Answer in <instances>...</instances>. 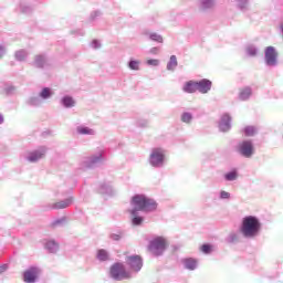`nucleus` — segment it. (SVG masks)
Returning a JSON list of instances; mask_svg holds the SVG:
<instances>
[{"label": "nucleus", "mask_w": 283, "mask_h": 283, "mask_svg": "<svg viewBox=\"0 0 283 283\" xmlns=\"http://www.w3.org/2000/svg\"><path fill=\"white\" fill-rule=\"evenodd\" d=\"M133 209L130 212V221L135 227L143 226L145 218L140 216L142 212H154L158 208L157 201L155 199H150L145 195H135L132 198Z\"/></svg>", "instance_id": "nucleus-1"}, {"label": "nucleus", "mask_w": 283, "mask_h": 283, "mask_svg": "<svg viewBox=\"0 0 283 283\" xmlns=\"http://www.w3.org/2000/svg\"><path fill=\"white\" fill-rule=\"evenodd\" d=\"M240 231L243 238H258L262 231L261 220L252 214L243 217Z\"/></svg>", "instance_id": "nucleus-2"}, {"label": "nucleus", "mask_w": 283, "mask_h": 283, "mask_svg": "<svg viewBox=\"0 0 283 283\" xmlns=\"http://www.w3.org/2000/svg\"><path fill=\"white\" fill-rule=\"evenodd\" d=\"M148 164L153 168H164L166 164V150L164 148H153L148 157Z\"/></svg>", "instance_id": "nucleus-3"}, {"label": "nucleus", "mask_w": 283, "mask_h": 283, "mask_svg": "<svg viewBox=\"0 0 283 283\" xmlns=\"http://www.w3.org/2000/svg\"><path fill=\"white\" fill-rule=\"evenodd\" d=\"M43 270L38 264H31L28 269L22 271V281L25 283H36L39 282Z\"/></svg>", "instance_id": "nucleus-4"}, {"label": "nucleus", "mask_w": 283, "mask_h": 283, "mask_svg": "<svg viewBox=\"0 0 283 283\" xmlns=\"http://www.w3.org/2000/svg\"><path fill=\"white\" fill-rule=\"evenodd\" d=\"M234 150L238 155H241V157H245L247 159H251L255 153L252 139H243L242 142H239L234 146Z\"/></svg>", "instance_id": "nucleus-5"}, {"label": "nucleus", "mask_w": 283, "mask_h": 283, "mask_svg": "<svg viewBox=\"0 0 283 283\" xmlns=\"http://www.w3.org/2000/svg\"><path fill=\"white\" fill-rule=\"evenodd\" d=\"M103 161H105V153L102 150L95 155H92L91 157H85V159H82L80 168H82V170L96 168L97 166H101Z\"/></svg>", "instance_id": "nucleus-6"}, {"label": "nucleus", "mask_w": 283, "mask_h": 283, "mask_svg": "<svg viewBox=\"0 0 283 283\" xmlns=\"http://www.w3.org/2000/svg\"><path fill=\"white\" fill-rule=\"evenodd\" d=\"M167 249V241L164 237H156L151 239L148 243V250L154 253V255H163L164 251Z\"/></svg>", "instance_id": "nucleus-7"}, {"label": "nucleus", "mask_w": 283, "mask_h": 283, "mask_svg": "<svg viewBox=\"0 0 283 283\" xmlns=\"http://www.w3.org/2000/svg\"><path fill=\"white\" fill-rule=\"evenodd\" d=\"M111 276L114 280H127L128 277H130V273H128V271H126L125 265L123 264V262H115L114 264H112L111 266Z\"/></svg>", "instance_id": "nucleus-8"}, {"label": "nucleus", "mask_w": 283, "mask_h": 283, "mask_svg": "<svg viewBox=\"0 0 283 283\" xmlns=\"http://www.w3.org/2000/svg\"><path fill=\"white\" fill-rule=\"evenodd\" d=\"M46 146H40V148H35V150H30L25 155L27 161H30V164H36L41 159H43L46 155Z\"/></svg>", "instance_id": "nucleus-9"}, {"label": "nucleus", "mask_w": 283, "mask_h": 283, "mask_svg": "<svg viewBox=\"0 0 283 283\" xmlns=\"http://www.w3.org/2000/svg\"><path fill=\"white\" fill-rule=\"evenodd\" d=\"M265 65L268 67H276L279 63V54L276 52V48H273L270 45L269 48H265Z\"/></svg>", "instance_id": "nucleus-10"}, {"label": "nucleus", "mask_w": 283, "mask_h": 283, "mask_svg": "<svg viewBox=\"0 0 283 283\" xmlns=\"http://www.w3.org/2000/svg\"><path fill=\"white\" fill-rule=\"evenodd\" d=\"M232 128V117L230 113H223L219 119V130L228 133Z\"/></svg>", "instance_id": "nucleus-11"}, {"label": "nucleus", "mask_w": 283, "mask_h": 283, "mask_svg": "<svg viewBox=\"0 0 283 283\" xmlns=\"http://www.w3.org/2000/svg\"><path fill=\"white\" fill-rule=\"evenodd\" d=\"M126 262L133 271H140L143 269V258L142 255L134 254V255H128L126 258Z\"/></svg>", "instance_id": "nucleus-12"}, {"label": "nucleus", "mask_w": 283, "mask_h": 283, "mask_svg": "<svg viewBox=\"0 0 283 283\" xmlns=\"http://www.w3.org/2000/svg\"><path fill=\"white\" fill-rule=\"evenodd\" d=\"M213 86L212 80L209 77H201V80H197V91L199 93H209Z\"/></svg>", "instance_id": "nucleus-13"}, {"label": "nucleus", "mask_w": 283, "mask_h": 283, "mask_svg": "<svg viewBox=\"0 0 283 283\" xmlns=\"http://www.w3.org/2000/svg\"><path fill=\"white\" fill-rule=\"evenodd\" d=\"M49 65L50 63L46 54H38L33 60V66L38 70H45Z\"/></svg>", "instance_id": "nucleus-14"}, {"label": "nucleus", "mask_w": 283, "mask_h": 283, "mask_svg": "<svg viewBox=\"0 0 283 283\" xmlns=\"http://www.w3.org/2000/svg\"><path fill=\"white\" fill-rule=\"evenodd\" d=\"M74 203V197H69L67 199H63L62 201H57L56 203H52L50 206L51 210H65V208H70Z\"/></svg>", "instance_id": "nucleus-15"}, {"label": "nucleus", "mask_w": 283, "mask_h": 283, "mask_svg": "<svg viewBox=\"0 0 283 283\" xmlns=\"http://www.w3.org/2000/svg\"><path fill=\"white\" fill-rule=\"evenodd\" d=\"M97 192H99V195H104L105 197H113L115 195L112 184L107 182L99 184L97 187Z\"/></svg>", "instance_id": "nucleus-16"}, {"label": "nucleus", "mask_w": 283, "mask_h": 283, "mask_svg": "<svg viewBox=\"0 0 283 283\" xmlns=\"http://www.w3.org/2000/svg\"><path fill=\"white\" fill-rule=\"evenodd\" d=\"M181 264L189 271H195L198 268V260L196 258H181Z\"/></svg>", "instance_id": "nucleus-17"}, {"label": "nucleus", "mask_w": 283, "mask_h": 283, "mask_svg": "<svg viewBox=\"0 0 283 283\" xmlns=\"http://www.w3.org/2000/svg\"><path fill=\"white\" fill-rule=\"evenodd\" d=\"M54 95V88L52 86H43L40 91L41 105L45 99H50Z\"/></svg>", "instance_id": "nucleus-18"}, {"label": "nucleus", "mask_w": 283, "mask_h": 283, "mask_svg": "<svg viewBox=\"0 0 283 283\" xmlns=\"http://www.w3.org/2000/svg\"><path fill=\"white\" fill-rule=\"evenodd\" d=\"M60 104L64 106V108H73L75 106L76 102L73 97V95H63L60 99Z\"/></svg>", "instance_id": "nucleus-19"}, {"label": "nucleus", "mask_w": 283, "mask_h": 283, "mask_svg": "<svg viewBox=\"0 0 283 283\" xmlns=\"http://www.w3.org/2000/svg\"><path fill=\"white\" fill-rule=\"evenodd\" d=\"M186 93H196L198 91V80H188L182 86Z\"/></svg>", "instance_id": "nucleus-20"}, {"label": "nucleus", "mask_w": 283, "mask_h": 283, "mask_svg": "<svg viewBox=\"0 0 283 283\" xmlns=\"http://www.w3.org/2000/svg\"><path fill=\"white\" fill-rule=\"evenodd\" d=\"M19 8L20 12H22L23 14H32L34 10V6H32V3L27 0H21Z\"/></svg>", "instance_id": "nucleus-21"}, {"label": "nucleus", "mask_w": 283, "mask_h": 283, "mask_svg": "<svg viewBox=\"0 0 283 283\" xmlns=\"http://www.w3.org/2000/svg\"><path fill=\"white\" fill-rule=\"evenodd\" d=\"M143 34L144 36H148L150 41H155L156 43H164V36L157 32H149V30H144Z\"/></svg>", "instance_id": "nucleus-22"}, {"label": "nucleus", "mask_w": 283, "mask_h": 283, "mask_svg": "<svg viewBox=\"0 0 283 283\" xmlns=\"http://www.w3.org/2000/svg\"><path fill=\"white\" fill-rule=\"evenodd\" d=\"M253 91L251 86H243V88H240L239 91V99L241 101H247L250 99Z\"/></svg>", "instance_id": "nucleus-23"}, {"label": "nucleus", "mask_w": 283, "mask_h": 283, "mask_svg": "<svg viewBox=\"0 0 283 283\" xmlns=\"http://www.w3.org/2000/svg\"><path fill=\"white\" fill-rule=\"evenodd\" d=\"M27 104H29V106H42L41 91L38 95H30L27 99Z\"/></svg>", "instance_id": "nucleus-24"}, {"label": "nucleus", "mask_w": 283, "mask_h": 283, "mask_svg": "<svg viewBox=\"0 0 283 283\" xmlns=\"http://www.w3.org/2000/svg\"><path fill=\"white\" fill-rule=\"evenodd\" d=\"M76 133L78 135H96V130L94 128H91L90 126L80 125L76 126Z\"/></svg>", "instance_id": "nucleus-25"}, {"label": "nucleus", "mask_w": 283, "mask_h": 283, "mask_svg": "<svg viewBox=\"0 0 283 283\" xmlns=\"http://www.w3.org/2000/svg\"><path fill=\"white\" fill-rule=\"evenodd\" d=\"M213 8H216V0L200 1V10H202V12H208L209 10H213Z\"/></svg>", "instance_id": "nucleus-26"}, {"label": "nucleus", "mask_w": 283, "mask_h": 283, "mask_svg": "<svg viewBox=\"0 0 283 283\" xmlns=\"http://www.w3.org/2000/svg\"><path fill=\"white\" fill-rule=\"evenodd\" d=\"M29 57V52L27 50H18L14 54L15 61L24 63Z\"/></svg>", "instance_id": "nucleus-27"}, {"label": "nucleus", "mask_w": 283, "mask_h": 283, "mask_svg": "<svg viewBox=\"0 0 283 283\" xmlns=\"http://www.w3.org/2000/svg\"><path fill=\"white\" fill-rule=\"evenodd\" d=\"M45 249H48V251H50V253H56V251H59L60 249V244L56 241H53V239H51V241H45Z\"/></svg>", "instance_id": "nucleus-28"}, {"label": "nucleus", "mask_w": 283, "mask_h": 283, "mask_svg": "<svg viewBox=\"0 0 283 283\" xmlns=\"http://www.w3.org/2000/svg\"><path fill=\"white\" fill-rule=\"evenodd\" d=\"M238 178H239V172L235 168H233V170H229V172H226L223 175L224 181H237Z\"/></svg>", "instance_id": "nucleus-29"}, {"label": "nucleus", "mask_w": 283, "mask_h": 283, "mask_svg": "<svg viewBox=\"0 0 283 283\" xmlns=\"http://www.w3.org/2000/svg\"><path fill=\"white\" fill-rule=\"evenodd\" d=\"M178 67V59L176 55L170 56V61L167 63V70L168 72H175V70Z\"/></svg>", "instance_id": "nucleus-30"}, {"label": "nucleus", "mask_w": 283, "mask_h": 283, "mask_svg": "<svg viewBox=\"0 0 283 283\" xmlns=\"http://www.w3.org/2000/svg\"><path fill=\"white\" fill-rule=\"evenodd\" d=\"M97 260L101 262H106L109 260V253L107 249H97Z\"/></svg>", "instance_id": "nucleus-31"}, {"label": "nucleus", "mask_w": 283, "mask_h": 283, "mask_svg": "<svg viewBox=\"0 0 283 283\" xmlns=\"http://www.w3.org/2000/svg\"><path fill=\"white\" fill-rule=\"evenodd\" d=\"M245 53L248 56L255 57L259 54V48L256 45H247Z\"/></svg>", "instance_id": "nucleus-32"}, {"label": "nucleus", "mask_w": 283, "mask_h": 283, "mask_svg": "<svg viewBox=\"0 0 283 283\" xmlns=\"http://www.w3.org/2000/svg\"><path fill=\"white\" fill-rule=\"evenodd\" d=\"M180 119L185 124H191V122L193 119V113H190L189 111H184V113H181Z\"/></svg>", "instance_id": "nucleus-33"}, {"label": "nucleus", "mask_w": 283, "mask_h": 283, "mask_svg": "<svg viewBox=\"0 0 283 283\" xmlns=\"http://www.w3.org/2000/svg\"><path fill=\"white\" fill-rule=\"evenodd\" d=\"M226 242H229L230 244H235L237 242H240V234L238 232H230L228 234Z\"/></svg>", "instance_id": "nucleus-34"}, {"label": "nucleus", "mask_w": 283, "mask_h": 283, "mask_svg": "<svg viewBox=\"0 0 283 283\" xmlns=\"http://www.w3.org/2000/svg\"><path fill=\"white\" fill-rule=\"evenodd\" d=\"M243 133L247 137H253L258 133L256 126H244Z\"/></svg>", "instance_id": "nucleus-35"}, {"label": "nucleus", "mask_w": 283, "mask_h": 283, "mask_svg": "<svg viewBox=\"0 0 283 283\" xmlns=\"http://www.w3.org/2000/svg\"><path fill=\"white\" fill-rule=\"evenodd\" d=\"M129 70H134V72H138L140 70V61H136V59H130L127 63Z\"/></svg>", "instance_id": "nucleus-36"}, {"label": "nucleus", "mask_w": 283, "mask_h": 283, "mask_svg": "<svg viewBox=\"0 0 283 283\" xmlns=\"http://www.w3.org/2000/svg\"><path fill=\"white\" fill-rule=\"evenodd\" d=\"M124 235L123 230H118V232H112V234H109V239L114 240L115 242H119V240H122Z\"/></svg>", "instance_id": "nucleus-37"}, {"label": "nucleus", "mask_w": 283, "mask_h": 283, "mask_svg": "<svg viewBox=\"0 0 283 283\" xmlns=\"http://www.w3.org/2000/svg\"><path fill=\"white\" fill-rule=\"evenodd\" d=\"M17 91V86H14V84H7L4 86V92L7 93V95H13Z\"/></svg>", "instance_id": "nucleus-38"}, {"label": "nucleus", "mask_w": 283, "mask_h": 283, "mask_svg": "<svg viewBox=\"0 0 283 283\" xmlns=\"http://www.w3.org/2000/svg\"><path fill=\"white\" fill-rule=\"evenodd\" d=\"M8 54V48L4 43H0V62L2 61V59H4V56H7Z\"/></svg>", "instance_id": "nucleus-39"}, {"label": "nucleus", "mask_w": 283, "mask_h": 283, "mask_svg": "<svg viewBox=\"0 0 283 283\" xmlns=\"http://www.w3.org/2000/svg\"><path fill=\"white\" fill-rule=\"evenodd\" d=\"M65 217H62L61 219H55L54 221H52L51 227H61L65 224Z\"/></svg>", "instance_id": "nucleus-40"}, {"label": "nucleus", "mask_w": 283, "mask_h": 283, "mask_svg": "<svg viewBox=\"0 0 283 283\" xmlns=\"http://www.w3.org/2000/svg\"><path fill=\"white\" fill-rule=\"evenodd\" d=\"M219 199H221V200H230L231 199V195H230V192H227V190H221L219 192Z\"/></svg>", "instance_id": "nucleus-41"}, {"label": "nucleus", "mask_w": 283, "mask_h": 283, "mask_svg": "<svg viewBox=\"0 0 283 283\" xmlns=\"http://www.w3.org/2000/svg\"><path fill=\"white\" fill-rule=\"evenodd\" d=\"M212 249H213V247H211V244H209L208 242H206L201 245V251L203 253H211Z\"/></svg>", "instance_id": "nucleus-42"}, {"label": "nucleus", "mask_w": 283, "mask_h": 283, "mask_svg": "<svg viewBox=\"0 0 283 283\" xmlns=\"http://www.w3.org/2000/svg\"><path fill=\"white\" fill-rule=\"evenodd\" d=\"M147 65H150L151 67H158L160 65V61H158V59H149L147 61Z\"/></svg>", "instance_id": "nucleus-43"}, {"label": "nucleus", "mask_w": 283, "mask_h": 283, "mask_svg": "<svg viewBox=\"0 0 283 283\" xmlns=\"http://www.w3.org/2000/svg\"><path fill=\"white\" fill-rule=\"evenodd\" d=\"M101 10H95V12L91 13V21H95L98 17H101Z\"/></svg>", "instance_id": "nucleus-44"}, {"label": "nucleus", "mask_w": 283, "mask_h": 283, "mask_svg": "<svg viewBox=\"0 0 283 283\" xmlns=\"http://www.w3.org/2000/svg\"><path fill=\"white\" fill-rule=\"evenodd\" d=\"M91 46H92L94 50H98L102 45H101V42L97 41V39H95L94 41H92Z\"/></svg>", "instance_id": "nucleus-45"}, {"label": "nucleus", "mask_w": 283, "mask_h": 283, "mask_svg": "<svg viewBox=\"0 0 283 283\" xmlns=\"http://www.w3.org/2000/svg\"><path fill=\"white\" fill-rule=\"evenodd\" d=\"M9 269V264L4 263V264H0V273H4L6 271H8Z\"/></svg>", "instance_id": "nucleus-46"}, {"label": "nucleus", "mask_w": 283, "mask_h": 283, "mask_svg": "<svg viewBox=\"0 0 283 283\" xmlns=\"http://www.w3.org/2000/svg\"><path fill=\"white\" fill-rule=\"evenodd\" d=\"M148 122L146 119L138 122L139 126H147Z\"/></svg>", "instance_id": "nucleus-47"}, {"label": "nucleus", "mask_w": 283, "mask_h": 283, "mask_svg": "<svg viewBox=\"0 0 283 283\" xmlns=\"http://www.w3.org/2000/svg\"><path fill=\"white\" fill-rule=\"evenodd\" d=\"M3 122H4V115L3 113H0V124H3Z\"/></svg>", "instance_id": "nucleus-48"}, {"label": "nucleus", "mask_w": 283, "mask_h": 283, "mask_svg": "<svg viewBox=\"0 0 283 283\" xmlns=\"http://www.w3.org/2000/svg\"><path fill=\"white\" fill-rule=\"evenodd\" d=\"M157 51H158L157 48H151V50H150V52H151L153 54H156Z\"/></svg>", "instance_id": "nucleus-49"}, {"label": "nucleus", "mask_w": 283, "mask_h": 283, "mask_svg": "<svg viewBox=\"0 0 283 283\" xmlns=\"http://www.w3.org/2000/svg\"><path fill=\"white\" fill-rule=\"evenodd\" d=\"M280 30H281L282 35H283V21H282V23H281V25H280Z\"/></svg>", "instance_id": "nucleus-50"}, {"label": "nucleus", "mask_w": 283, "mask_h": 283, "mask_svg": "<svg viewBox=\"0 0 283 283\" xmlns=\"http://www.w3.org/2000/svg\"><path fill=\"white\" fill-rule=\"evenodd\" d=\"M77 34L84 35V32L82 30H78Z\"/></svg>", "instance_id": "nucleus-51"}]
</instances>
